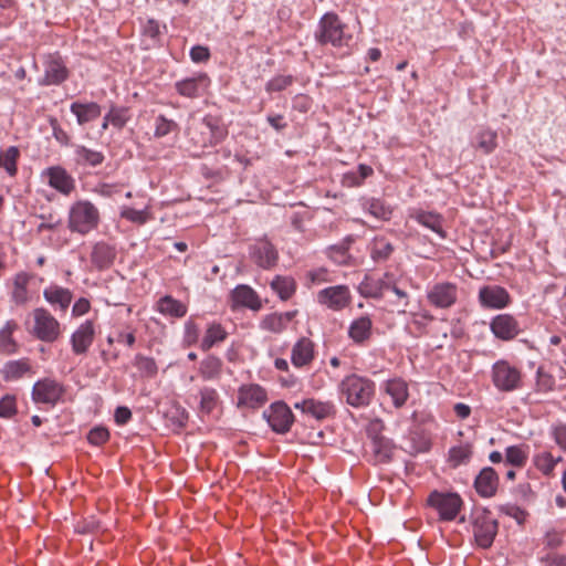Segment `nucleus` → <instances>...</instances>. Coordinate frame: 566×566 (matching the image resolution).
Here are the masks:
<instances>
[{"instance_id": "obj_51", "label": "nucleus", "mask_w": 566, "mask_h": 566, "mask_svg": "<svg viewBox=\"0 0 566 566\" xmlns=\"http://www.w3.org/2000/svg\"><path fill=\"white\" fill-rule=\"evenodd\" d=\"M180 127L174 119L167 118L165 115H158L155 120L154 136L156 138H163L171 133L177 134Z\"/></svg>"}, {"instance_id": "obj_41", "label": "nucleus", "mask_w": 566, "mask_h": 566, "mask_svg": "<svg viewBox=\"0 0 566 566\" xmlns=\"http://www.w3.org/2000/svg\"><path fill=\"white\" fill-rule=\"evenodd\" d=\"M307 415L316 420H325L332 418L336 413V409L331 401H319L315 399H308Z\"/></svg>"}, {"instance_id": "obj_18", "label": "nucleus", "mask_w": 566, "mask_h": 566, "mask_svg": "<svg viewBox=\"0 0 566 566\" xmlns=\"http://www.w3.org/2000/svg\"><path fill=\"white\" fill-rule=\"evenodd\" d=\"M490 329L495 338L503 342L514 339L521 332L517 319L511 314H497L490 322Z\"/></svg>"}, {"instance_id": "obj_47", "label": "nucleus", "mask_w": 566, "mask_h": 566, "mask_svg": "<svg viewBox=\"0 0 566 566\" xmlns=\"http://www.w3.org/2000/svg\"><path fill=\"white\" fill-rule=\"evenodd\" d=\"M203 125L210 130L211 144L221 143L228 135L227 128L222 125L221 120L218 117L207 115L202 119Z\"/></svg>"}, {"instance_id": "obj_46", "label": "nucleus", "mask_w": 566, "mask_h": 566, "mask_svg": "<svg viewBox=\"0 0 566 566\" xmlns=\"http://www.w3.org/2000/svg\"><path fill=\"white\" fill-rule=\"evenodd\" d=\"M200 405L199 410L201 413L210 415L219 402V394L212 387H202L199 390Z\"/></svg>"}, {"instance_id": "obj_32", "label": "nucleus", "mask_w": 566, "mask_h": 566, "mask_svg": "<svg viewBox=\"0 0 566 566\" xmlns=\"http://www.w3.org/2000/svg\"><path fill=\"white\" fill-rule=\"evenodd\" d=\"M228 337V332L218 322L213 321L207 325L205 336L200 343V348L203 352L210 350L213 346L224 342Z\"/></svg>"}, {"instance_id": "obj_4", "label": "nucleus", "mask_w": 566, "mask_h": 566, "mask_svg": "<svg viewBox=\"0 0 566 566\" xmlns=\"http://www.w3.org/2000/svg\"><path fill=\"white\" fill-rule=\"evenodd\" d=\"M470 520L476 545L482 549L490 548L499 530V523L492 512L485 507H475Z\"/></svg>"}, {"instance_id": "obj_40", "label": "nucleus", "mask_w": 566, "mask_h": 566, "mask_svg": "<svg viewBox=\"0 0 566 566\" xmlns=\"http://www.w3.org/2000/svg\"><path fill=\"white\" fill-rule=\"evenodd\" d=\"M474 140V147L484 155L492 154L497 147V134L492 129L479 130Z\"/></svg>"}, {"instance_id": "obj_44", "label": "nucleus", "mask_w": 566, "mask_h": 566, "mask_svg": "<svg viewBox=\"0 0 566 566\" xmlns=\"http://www.w3.org/2000/svg\"><path fill=\"white\" fill-rule=\"evenodd\" d=\"M30 275L27 272H19L13 277L11 297L15 304H23L28 301V284Z\"/></svg>"}, {"instance_id": "obj_30", "label": "nucleus", "mask_w": 566, "mask_h": 566, "mask_svg": "<svg viewBox=\"0 0 566 566\" xmlns=\"http://www.w3.org/2000/svg\"><path fill=\"white\" fill-rule=\"evenodd\" d=\"M105 156L102 151L87 148L84 145L74 146V161L78 166L95 168L103 164Z\"/></svg>"}, {"instance_id": "obj_13", "label": "nucleus", "mask_w": 566, "mask_h": 566, "mask_svg": "<svg viewBox=\"0 0 566 566\" xmlns=\"http://www.w3.org/2000/svg\"><path fill=\"white\" fill-rule=\"evenodd\" d=\"M41 177L51 188L63 196H70L75 190V179L60 165L45 168L41 172Z\"/></svg>"}, {"instance_id": "obj_63", "label": "nucleus", "mask_w": 566, "mask_h": 566, "mask_svg": "<svg viewBox=\"0 0 566 566\" xmlns=\"http://www.w3.org/2000/svg\"><path fill=\"white\" fill-rule=\"evenodd\" d=\"M39 218L42 220L36 227V232L42 233L45 230H55L62 224V219L56 218L53 214H40Z\"/></svg>"}, {"instance_id": "obj_14", "label": "nucleus", "mask_w": 566, "mask_h": 566, "mask_svg": "<svg viewBox=\"0 0 566 566\" xmlns=\"http://www.w3.org/2000/svg\"><path fill=\"white\" fill-rule=\"evenodd\" d=\"M478 301L484 310H503L511 304L512 297L505 287L494 284L480 287Z\"/></svg>"}, {"instance_id": "obj_64", "label": "nucleus", "mask_w": 566, "mask_h": 566, "mask_svg": "<svg viewBox=\"0 0 566 566\" xmlns=\"http://www.w3.org/2000/svg\"><path fill=\"white\" fill-rule=\"evenodd\" d=\"M552 437L554 438L556 444L566 451V424L557 423L552 427Z\"/></svg>"}, {"instance_id": "obj_29", "label": "nucleus", "mask_w": 566, "mask_h": 566, "mask_svg": "<svg viewBox=\"0 0 566 566\" xmlns=\"http://www.w3.org/2000/svg\"><path fill=\"white\" fill-rule=\"evenodd\" d=\"M389 286L390 282L366 274L358 285V293L365 298L379 300L384 296V291L389 289Z\"/></svg>"}, {"instance_id": "obj_10", "label": "nucleus", "mask_w": 566, "mask_h": 566, "mask_svg": "<svg viewBox=\"0 0 566 566\" xmlns=\"http://www.w3.org/2000/svg\"><path fill=\"white\" fill-rule=\"evenodd\" d=\"M34 336L46 343L55 342L60 336V323L57 319L45 308L39 307L33 312Z\"/></svg>"}, {"instance_id": "obj_37", "label": "nucleus", "mask_w": 566, "mask_h": 566, "mask_svg": "<svg viewBox=\"0 0 566 566\" xmlns=\"http://www.w3.org/2000/svg\"><path fill=\"white\" fill-rule=\"evenodd\" d=\"M157 311L163 315L181 318L187 314V306L172 296L165 295L158 300Z\"/></svg>"}, {"instance_id": "obj_62", "label": "nucleus", "mask_w": 566, "mask_h": 566, "mask_svg": "<svg viewBox=\"0 0 566 566\" xmlns=\"http://www.w3.org/2000/svg\"><path fill=\"white\" fill-rule=\"evenodd\" d=\"M143 34L148 36L154 44H159L161 34L159 22L153 18L148 19L143 27Z\"/></svg>"}, {"instance_id": "obj_52", "label": "nucleus", "mask_w": 566, "mask_h": 566, "mask_svg": "<svg viewBox=\"0 0 566 566\" xmlns=\"http://www.w3.org/2000/svg\"><path fill=\"white\" fill-rule=\"evenodd\" d=\"M527 453L523 446H510L505 449V463L513 467H524Z\"/></svg>"}, {"instance_id": "obj_54", "label": "nucleus", "mask_w": 566, "mask_h": 566, "mask_svg": "<svg viewBox=\"0 0 566 566\" xmlns=\"http://www.w3.org/2000/svg\"><path fill=\"white\" fill-rule=\"evenodd\" d=\"M354 242L352 237H347L339 244L332 245L329 248V256L339 264H345L349 258L348 250L350 244Z\"/></svg>"}, {"instance_id": "obj_24", "label": "nucleus", "mask_w": 566, "mask_h": 566, "mask_svg": "<svg viewBox=\"0 0 566 566\" xmlns=\"http://www.w3.org/2000/svg\"><path fill=\"white\" fill-rule=\"evenodd\" d=\"M409 217L422 227L437 233L441 239L447 238V231L443 229L444 218L441 213L422 209H413L409 213Z\"/></svg>"}, {"instance_id": "obj_33", "label": "nucleus", "mask_w": 566, "mask_h": 566, "mask_svg": "<svg viewBox=\"0 0 566 566\" xmlns=\"http://www.w3.org/2000/svg\"><path fill=\"white\" fill-rule=\"evenodd\" d=\"M271 290L281 301H289L296 292V282L290 275H275L270 282Z\"/></svg>"}, {"instance_id": "obj_21", "label": "nucleus", "mask_w": 566, "mask_h": 566, "mask_svg": "<svg viewBox=\"0 0 566 566\" xmlns=\"http://www.w3.org/2000/svg\"><path fill=\"white\" fill-rule=\"evenodd\" d=\"M95 336L94 323L91 319L82 323L71 335L72 350L75 355H84L93 344Z\"/></svg>"}, {"instance_id": "obj_56", "label": "nucleus", "mask_w": 566, "mask_h": 566, "mask_svg": "<svg viewBox=\"0 0 566 566\" xmlns=\"http://www.w3.org/2000/svg\"><path fill=\"white\" fill-rule=\"evenodd\" d=\"M170 422L177 428L186 427L189 418L188 411L180 405H174L166 413Z\"/></svg>"}, {"instance_id": "obj_2", "label": "nucleus", "mask_w": 566, "mask_h": 566, "mask_svg": "<svg viewBox=\"0 0 566 566\" xmlns=\"http://www.w3.org/2000/svg\"><path fill=\"white\" fill-rule=\"evenodd\" d=\"M339 392L353 408L368 407L375 396V382L364 376L350 374L339 382Z\"/></svg>"}, {"instance_id": "obj_28", "label": "nucleus", "mask_w": 566, "mask_h": 566, "mask_svg": "<svg viewBox=\"0 0 566 566\" xmlns=\"http://www.w3.org/2000/svg\"><path fill=\"white\" fill-rule=\"evenodd\" d=\"M314 359V344L307 337L300 338L293 346L291 353V361L297 367H304Z\"/></svg>"}, {"instance_id": "obj_26", "label": "nucleus", "mask_w": 566, "mask_h": 566, "mask_svg": "<svg viewBox=\"0 0 566 566\" xmlns=\"http://www.w3.org/2000/svg\"><path fill=\"white\" fill-rule=\"evenodd\" d=\"M384 391L391 398L396 409L402 408L409 398L408 382L399 377L388 379L382 385Z\"/></svg>"}, {"instance_id": "obj_50", "label": "nucleus", "mask_w": 566, "mask_h": 566, "mask_svg": "<svg viewBox=\"0 0 566 566\" xmlns=\"http://www.w3.org/2000/svg\"><path fill=\"white\" fill-rule=\"evenodd\" d=\"M134 366L139 370L140 375L146 378H154L158 373L156 360L143 354L135 356Z\"/></svg>"}, {"instance_id": "obj_39", "label": "nucleus", "mask_w": 566, "mask_h": 566, "mask_svg": "<svg viewBox=\"0 0 566 566\" xmlns=\"http://www.w3.org/2000/svg\"><path fill=\"white\" fill-rule=\"evenodd\" d=\"M363 207L377 219L388 221L392 217V207L381 198L365 199Z\"/></svg>"}, {"instance_id": "obj_34", "label": "nucleus", "mask_w": 566, "mask_h": 566, "mask_svg": "<svg viewBox=\"0 0 566 566\" xmlns=\"http://www.w3.org/2000/svg\"><path fill=\"white\" fill-rule=\"evenodd\" d=\"M31 370L28 358L7 361L0 369V374L4 381H14L21 379Z\"/></svg>"}, {"instance_id": "obj_58", "label": "nucleus", "mask_w": 566, "mask_h": 566, "mask_svg": "<svg viewBox=\"0 0 566 566\" xmlns=\"http://www.w3.org/2000/svg\"><path fill=\"white\" fill-rule=\"evenodd\" d=\"M200 327L192 317L185 322L184 344L193 346L199 342Z\"/></svg>"}, {"instance_id": "obj_57", "label": "nucleus", "mask_w": 566, "mask_h": 566, "mask_svg": "<svg viewBox=\"0 0 566 566\" xmlns=\"http://www.w3.org/2000/svg\"><path fill=\"white\" fill-rule=\"evenodd\" d=\"M555 378L545 371L543 367H538L536 370V388L539 392H548L555 388Z\"/></svg>"}, {"instance_id": "obj_38", "label": "nucleus", "mask_w": 566, "mask_h": 566, "mask_svg": "<svg viewBox=\"0 0 566 566\" xmlns=\"http://www.w3.org/2000/svg\"><path fill=\"white\" fill-rule=\"evenodd\" d=\"M371 442V450L375 463H389L392 460L395 444L389 438H380Z\"/></svg>"}, {"instance_id": "obj_49", "label": "nucleus", "mask_w": 566, "mask_h": 566, "mask_svg": "<svg viewBox=\"0 0 566 566\" xmlns=\"http://www.w3.org/2000/svg\"><path fill=\"white\" fill-rule=\"evenodd\" d=\"M562 461V457L555 458L551 452H542L535 455L534 464L544 474L552 475L554 469L558 462Z\"/></svg>"}, {"instance_id": "obj_7", "label": "nucleus", "mask_w": 566, "mask_h": 566, "mask_svg": "<svg viewBox=\"0 0 566 566\" xmlns=\"http://www.w3.org/2000/svg\"><path fill=\"white\" fill-rule=\"evenodd\" d=\"M492 381L495 388L503 392L515 391L523 385L520 369L504 359L493 364Z\"/></svg>"}, {"instance_id": "obj_9", "label": "nucleus", "mask_w": 566, "mask_h": 566, "mask_svg": "<svg viewBox=\"0 0 566 566\" xmlns=\"http://www.w3.org/2000/svg\"><path fill=\"white\" fill-rule=\"evenodd\" d=\"M66 388L63 384L53 378H42L34 382L31 391V398L34 403L56 406L63 401Z\"/></svg>"}, {"instance_id": "obj_23", "label": "nucleus", "mask_w": 566, "mask_h": 566, "mask_svg": "<svg viewBox=\"0 0 566 566\" xmlns=\"http://www.w3.org/2000/svg\"><path fill=\"white\" fill-rule=\"evenodd\" d=\"M348 337L357 346H366L373 336V321L369 315H361L352 321Z\"/></svg>"}, {"instance_id": "obj_11", "label": "nucleus", "mask_w": 566, "mask_h": 566, "mask_svg": "<svg viewBox=\"0 0 566 566\" xmlns=\"http://www.w3.org/2000/svg\"><path fill=\"white\" fill-rule=\"evenodd\" d=\"M316 302L328 310L339 312L352 302V294L347 285H334L318 291Z\"/></svg>"}, {"instance_id": "obj_12", "label": "nucleus", "mask_w": 566, "mask_h": 566, "mask_svg": "<svg viewBox=\"0 0 566 566\" xmlns=\"http://www.w3.org/2000/svg\"><path fill=\"white\" fill-rule=\"evenodd\" d=\"M427 301L436 308H450L458 301V285L452 282L434 283L427 291Z\"/></svg>"}, {"instance_id": "obj_25", "label": "nucleus", "mask_w": 566, "mask_h": 566, "mask_svg": "<svg viewBox=\"0 0 566 566\" xmlns=\"http://www.w3.org/2000/svg\"><path fill=\"white\" fill-rule=\"evenodd\" d=\"M499 488V475L491 467L483 468L474 480V489L482 497H492Z\"/></svg>"}, {"instance_id": "obj_3", "label": "nucleus", "mask_w": 566, "mask_h": 566, "mask_svg": "<svg viewBox=\"0 0 566 566\" xmlns=\"http://www.w3.org/2000/svg\"><path fill=\"white\" fill-rule=\"evenodd\" d=\"M99 221L97 207L88 200H77L69 209L67 228L72 233L86 235L98 227Z\"/></svg>"}, {"instance_id": "obj_6", "label": "nucleus", "mask_w": 566, "mask_h": 566, "mask_svg": "<svg viewBox=\"0 0 566 566\" xmlns=\"http://www.w3.org/2000/svg\"><path fill=\"white\" fill-rule=\"evenodd\" d=\"M42 64L43 76L38 81L40 86H59L69 80L71 72L60 52L45 54Z\"/></svg>"}, {"instance_id": "obj_1", "label": "nucleus", "mask_w": 566, "mask_h": 566, "mask_svg": "<svg viewBox=\"0 0 566 566\" xmlns=\"http://www.w3.org/2000/svg\"><path fill=\"white\" fill-rule=\"evenodd\" d=\"M347 24L334 11L325 12L318 20L314 31V40L321 46L331 45L339 49L348 46L353 35L347 31Z\"/></svg>"}, {"instance_id": "obj_16", "label": "nucleus", "mask_w": 566, "mask_h": 566, "mask_svg": "<svg viewBox=\"0 0 566 566\" xmlns=\"http://www.w3.org/2000/svg\"><path fill=\"white\" fill-rule=\"evenodd\" d=\"M211 81L207 73L199 72L192 76L177 81L174 85L176 92L187 98L201 97L208 90Z\"/></svg>"}, {"instance_id": "obj_8", "label": "nucleus", "mask_w": 566, "mask_h": 566, "mask_svg": "<svg viewBox=\"0 0 566 566\" xmlns=\"http://www.w3.org/2000/svg\"><path fill=\"white\" fill-rule=\"evenodd\" d=\"M263 419L268 422L269 427L277 434L287 433L294 421L295 417L283 400L272 402L262 413Z\"/></svg>"}, {"instance_id": "obj_17", "label": "nucleus", "mask_w": 566, "mask_h": 566, "mask_svg": "<svg viewBox=\"0 0 566 566\" xmlns=\"http://www.w3.org/2000/svg\"><path fill=\"white\" fill-rule=\"evenodd\" d=\"M268 401L266 390L258 384H244L238 389L239 409H259Z\"/></svg>"}, {"instance_id": "obj_20", "label": "nucleus", "mask_w": 566, "mask_h": 566, "mask_svg": "<svg viewBox=\"0 0 566 566\" xmlns=\"http://www.w3.org/2000/svg\"><path fill=\"white\" fill-rule=\"evenodd\" d=\"M251 256L256 265L265 270L275 266L279 260L277 250L266 239L259 240L251 248Z\"/></svg>"}, {"instance_id": "obj_59", "label": "nucleus", "mask_w": 566, "mask_h": 566, "mask_svg": "<svg viewBox=\"0 0 566 566\" xmlns=\"http://www.w3.org/2000/svg\"><path fill=\"white\" fill-rule=\"evenodd\" d=\"M18 413L17 398L14 395H4L0 399V418L10 419Z\"/></svg>"}, {"instance_id": "obj_61", "label": "nucleus", "mask_w": 566, "mask_h": 566, "mask_svg": "<svg viewBox=\"0 0 566 566\" xmlns=\"http://www.w3.org/2000/svg\"><path fill=\"white\" fill-rule=\"evenodd\" d=\"M49 124L52 128V136L61 146H69L71 138L69 134L61 127L57 118L50 116Z\"/></svg>"}, {"instance_id": "obj_55", "label": "nucleus", "mask_w": 566, "mask_h": 566, "mask_svg": "<svg viewBox=\"0 0 566 566\" xmlns=\"http://www.w3.org/2000/svg\"><path fill=\"white\" fill-rule=\"evenodd\" d=\"M295 82L293 75H276L265 84V91L269 94L282 92Z\"/></svg>"}, {"instance_id": "obj_53", "label": "nucleus", "mask_w": 566, "mask_h": 566, "mask_svg": "<svg viewBox=\"0 0 566 566\" xmlns=\"http://www.w3.org/2000/svg\"><path fill=\"white\" fill-rule=\"evenodd\" d=\"M260 328L271 333L280 334L286 329L282 316L279 313H271L265 315L260 322Z\"/></svg>"}, {"instance_id": "obj_48", "label": "nucleus", "mask_w": 566, "mask_h": 566, "mask_svg": "<svg viewBox=\"0 0 566 566\" xmlns=\"http://www.w3.org/2000/svg\"><path fill=\"white\" fill-rule=\"evenodd\" d=\"M106 114L112 126L118 130L123 129L132 117L128 107L117 105H112Z\"/></svg>"}, {"instance_id": "obj_5", "label": "nucleus", "mask_w": 566, "mask_h": 566, "mask_svg": "<svg viewBox=\"0 0 566 566\" xmlns=\"http://www.w3.org/2000/svg\"><path fill=\"white\" fill-rule=\"evenodd\" d=\"M427 504L437 511L440 521L450 522L458 516L463 501L455 492H440L434 490L428 495Z\"/></svg>"}, {"instance_id": "obj_45", "label": "nucleus", "mask_w": 566, "mask_h": 566, "mask_svg": "<svg viewBox=\"0 0 566 566\" xmlns=\"http://www.w3.org/2000/svg\"><path fill=\"white\" fill-rule=\"evenodd\" d=\"M20 150L17 146H10L6 150H0V167L3 168L10 177L18 172V159Z\"/></svg>"}, {"instance_id": "obj_35", "label": "nucleus", "mask_w": 566, "mask_h": 566, "mask_svg": "<svg viewBox=\"0 0 566 566\" xmlns=\"http://www.w3.org/2000/svg\"><path fill=\"white\" fill-rule=\"evenodd\" d=\"M394 251V244L385 237L374 238L369 247V254L375 263H384L388 261Z\"/></svg>"}, {"instance_id": "obj_19", "label": "nucleus", "mask_w": 566, "mask_h": 566, "mask_svg": "<svg viewBox=\"0 0 566 566\" xmlns=\"http://www.w3.org/2000/svg\"><path fill=\"white\" fill-rule=\"evenodd\" d=\"M43 297L54 311L64 314L72 303L73 292L67 287L52 283L43 290Z\"/></svg>"}, {"instance_id": "obj_27", "label": "nucleus", "mask_w": 566, "mask_h": 566, "mask_svg": "<svg viewBox=\"0 0 566 566\" xmlns=\"http://www.w3.org/2000/svg\"><path fill=\"white\" fill-rule=\"evenodd\" d=\"M70 112L76 117V123L84 126L102 115V106L96 102L76 101L70 105Z\"/></svg>"}, {"instance_id": "obj_60", "label": "nucleus", "mask_w": 566, "mask_h": 566, "mask_svg": "<svg viewBox=\"0 0 566 566\" xmlns=\"http://www.w3.org/2000/svg\"><path fill=\"white\" fill-rule=\"evenodd\" d=\"M109 439V431L105 427H94L87 433V441L90 444L99 447L107 442Z\"/></svg>"}, {"instance_id": "obj_22", "label": "nucleus", "mask_w": 566, "mask_h": 566, "mask_svg": "<svg viewBox=\"0 0 566 566\" xmlns=\"http://www.w3.org/2000/svg\"><path fill=\"white\" fill-rule=\"evenodd\" d=\"M116 248L107 242H96L91 252V263L98 271L108 270L116 259Z\"/></svg>"}, {"instance_id": "obj_43", "label": "nucleus", "mask_w": 566, "mask_h": 566, "mask_svg": "<svg viewBox=\"0 0 566 566\" xmlns=\"http://www.w3.org/2000/svg\"><path fill=\"white\" fill-rule=\"evenodd\" d=\"M473 454L472 446L469 443L454 446L449 449L448 462L452 468L467 464L471 460Z\"/></svg>"}, {"instance_id": "obj_15", "label": "nucleus", "mask_w": 566, "mask_h": 566, "mask_svg": "<svg viewBox=\"0 0 566 566\" xmlns=\"http://www.w3.org/2000/svg\"><path fill=\"white\" fill-rule=\"evenodd\" d=\"M230 306L233 311L240 308H248L253 312H259L262 307V300L248 284H238L229 295Z\"/></svg>"}, {"instance_id": "obj_36", "label": "nucleus", "mask_w": 566, "mask_h": 566, "mask_svg": "<svg viewBox=\"0 0 566 566\" xmlns=\"http://www.w3.org/2000/svg\"><path fill=\"white\" fill-rule=\"evenodd\" d=\"M373 174L374 169L369 165L359 164L356 170L347 171L342 176L340 184L347 188L360 187Z\"/></svg>"}, {"instance_id": "obj_42", "label": "nucleus", "mask_w": 566, "mask_h": 566, "mask_svg": "<svg viewBox=\"0 0 566 566\" xmlns=\"http://www.w3.org/2000/svg\"><path fill=\"white\" fill-rule=\"evenodd\" d=\"M222 370V360L213 355H209L200 363L199 373L205 380L218 379Z\"/></svg>"}, {"instance_id": "obj_31", "label": "nucleus", "mask_w": 566, "mask_h": 566, "mask_svg": "<svg viewBox=\"0 0 566 566\" xmlns=\"http://www.w3.org/2000/svg\"><path fill=\"white\" fill-rule=\"evenodd\" d=\"M18 323L13 319L6 322L0 329V354L13 355L19 350V344L13 338V333L18 329Z\"/></svg>"}]
</instances>
